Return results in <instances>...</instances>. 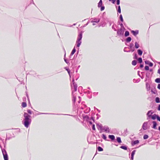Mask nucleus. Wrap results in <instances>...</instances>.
<instances>
[{"label":"nucleus","instance_id":"9d476101","mask_svg":"<svg viewBox=\"0 0 160 160\" xmlns=\"http://www.w3.org/2000/svg\"><path fill=\"white\" fill-rule=\"evenodd\" d=\"M135 150H134L132 152V153L131 158L132 160H133V156H134V155L135 154Z\"/></svg>","mask_w":160,"mask_h":160},{"label":"nucleus","instance_id":"a878e982","mask_svg":"<svg viewBox=\"0 0 160 160\" xmlns=\"http://www.w3.org/2000/svg\"><path fill=\"white\" fill-rule=\"evenodd\" d=\"M136 64H137V62L136 61L133 60V61H132V64L133 65H136Z\"/></svg>","mask_w":160,"mask_h":160},{"label":"nucleus","instance_id":"bb28decb","mask_svg":"<svg viewBox=\"0 0 160 160\" xmlns=\"http://www.w3.org/2000/svg\"><path fill=\"white\" fill-rule=\"evenodd\" d=\"M98 150L99 151H103V149L100 147H98Z\"/></svg>","mask_w":160,"mask_h":160},{"label":"nucleus","instance_id":"13d9d810","mask_svg":"<svg viewBox=\"0 0 160 160\" xmlns=\"http://www.w3.org/2000/svg\"><path fill=\"white\" fill-rule=\"evenodd\" d=\"M75 98H74V101H75Z\"/></svg>","mask_w":160,"mask_h":160},{"label":"nucleus","instance_id":"6e6552de","mask_svg":"<svg viewBox=\"0 0 160 160\" xmlns=\"http://www.w3.org/2000/svg\"><path fill=\"white\" fill-rule=\"evenodd\" d=\"M91 22H99L100 19L98 18H92Z\"/></svg>","mask_w":160,"mask_h":160},{"label":"nucleus","instance_id":"6ab92c4d","mask_svg":"<svg viewBox=\"0 0 160 160\" xmlns=\"http://www.w3.org/2000/svg\"><path fill=\"white\" fill-rule=\"evenodd\" d=\"M138 143H139L138 140H135V141H133V143H132V145H135L136 144Z\"/></svg>","mask_w":160,"mask_h":160},{"label":"nucleus","instance_id":"1a4fd4ad","mask_svg":"<svg viewBox=\"0 0 160 160\" xmlns=\"http://www.w3.org/2000/svg\"><path fill=\"white\" fill-rule=\"evenodd\" d=\"M153 113V112H152V111H148L147 113V115L149 117L151 116V115Z\"/></svg>","mask_w":160,"mask_h":160},{"label":"nucleus","instance_id":"4c0bfd02","mask_svg":"<svg viewBox=\"0 0 160 160\" xmlns=\"http://www.w3.org/2000/svg\"><path fill=\"white\" fill-rule=\"evenodd\" d=\"M157 119L159 121H160V118L157 115V117H156Z\"/></svg>","mask_w":160,"mask_h":160},{"label":"nucleus","instance_id":"3c124183","mask_svg":"<svg viewBox=\"0 0 160 160\" xmlns=\"http://www.w3.org/2000/svg\"><path fill=\"white\" fill-rule=\"evenodd\" d=\"M140 67L142 68L143 67V65H142L141 64V65H140Z\"/></svg>","mask_w":160,"mask_h":160},{"label":"nucleus","instance_id":"c85d7f7f","mask_svg":"<svg viewBox=\"0 0 160 160\" xmlns=\"http://www.w3.org/2000/svg\"><path fill=\"white\" fill-rule=\"evenodd\" d=\"M156 102L157 103H159L160 102L159 101V98H156Z\"/></svg>","mask_w":160,"mask_h":160},{"label":"nucleus","instance_id":"49530a36","mask_svg":"<svg viewBox=\"0 0 160 160\" xmlns=\"http://www.w3.org/2000/svg\"><path fill=\"white\" fill-rule=\"evenodd\" d=\"M158 109V110L160 111V105H159Z\"/></svg>","mask_w":160,"mask_h":160},{"label":"nucleus","instance_id":"5fc2aeb1","mask_svg":"<svg viewBox=\"0 0 160 160\" xmlns=\"http://www.w3.org/2000/svg\"><path fill=\"white\" fill-rule=\"evenodd\" d=\"M134 50V49H132V52H133Z\"/></svg>","mask_w":160,"mask_h":160},{"label":"nucleus","instance_id":"5701e85b","mask_svg":"<svg viewBox=\"0 0 160 160\" xmlns=\"http://www.w3.org/2000/svg\"><path fill=\"white\" fill-rule=\"evenodd\" d=\"M117 141L118 142L121 143V138L120 137L117 138Z\"/></svg>","mask_w":160,"mask_h":160},{"label":"nucleus","instance_id":"393cba45","mask_svg":"<svg viewBox=\"0 0 160 160\" xmlns=\"http://www.w3.org/2000/svg\"><path fill=\"white\" fill-rule=\"evenodd\" d=\"M120 148L125 150H127V148L126 147L123 146H121Z\"/></svg>","mask_w":160,"mask_h":160},{"label":"nucleus","instance_id":"ea45409f","mask_svg":"<svg viewBox=\"0 0 160 160\" xmlns=\"http://www.w3.org/2000/svg\"><path fill=\"white\" fill-rule=\"evenodd\" d=\"M133 44H132V43H131L130 45V49H132V47H133Z\"/></svg>","mask_w":160,"mask_h":160},{"label":"nucleus","instance_id":"4d7b16f0","mask_svg":"<svg viewBox=\"0 0 160 160\" xmlns=\"http://www.w3.org/2000/svg\"><path fill=\"white\" fill-rule=\"evenodd\" d=\"M121 26H123V25H122V24H121Z\"/></svg>","mask_w":160,"mask_h":160},{"label":"nucleus","instance_id":"8fccbe9b","mask_svg":"<svg viewBox=\"0 0 160 160\" xmlns=\"http://www.w3.org/2000/svg\"><path fill=\"white\" fill-rule=\"evenodd\" d=\"M65 61L66 62V63H68V62L67 61V60L65 59H64Z\"/></svg>","mask_w":160,"mask_h":160},{"label":"nucleus","instance_id":"a19ab883","mask_svg":"<svg viewBox=\"0 0 160 160\" xmlns=\"http://www.w3.org/2000/svg\"><path fill=\"white\" fill-rule=\"evenodd\" d=\"M117 4L119 5L120 4V0H117Z\"/></svg>","mask_w":160,"mask_h":160},{"label":"nucleus","instance_id":"4468645a","mask_svg":"<svg viewBox=\"0 0 160 160\" xmlns=\"http://www.w3.org/2000/svg\"><path fill=\"white\" fill-rule=\"evenodd\" d=\"M135 46L136 48H138L139 47V45L138 43L136 42L135 43Z\"/></svg>","mask_w":160,"mask_h":160},{"label":"nucleus","instance_id":"2f4dec72","mask_svg":"<svg viewBox=\"0 0 160 160\" xmlns=\"http://www.w3.org/2000/svg\"><path fill=\"white\" fill-rule=\"evenodd\" d=\"M102 138L105 140H106L107 138L106 136L104 134L102 135Z\"/></svg>","mask_w":160,"mask_h":160},{"label":"nucleus","instance_id":"c756f323","mask_svg":"<svg viewBox=\"0 0 160 160\" xmlns=\"http://www.w3.org/2000/svg\"><path fill=\"white\" fill-rule=\"evenodd\" d=\"M118 11L119 13H120L121 12L120 7V6H119L118 7Z\"/></svg>","mask_w":160,"mask_h":160},{"label":"nucleus","instance_id":"c03bdc74","mask_svg":"<svg viewBox=\"0 0 160 160\" xmlns=\"http://www.w3.org/2000/svg\"><path fill=\"white\" fill-rule=\"evenodd\" d=\"M158 88L160 89V84H158Z\"/></svg>","mask_w":160,"mask_h":160},{"label":"nucleus","instance_id":"a211bd4d","mask_svg":"<svg viewBox=\"0 0 160 160\" xmlns=\"http://www.w3.org/2000/svg\"><path fill=\"white\" fill-rule=\"evenodd\" d=\"M138 53L139 55L141 56L142 54V52L141 50L140 49L138 50Z\"/></svg>","mask_w":160,"mask_h":160},{"label":"nucleus","instance_id":"7ed1b4c3","mask_svg":"<svg viewBox=\"0 0 160 160\" xmlns=\"http://www.w3.org/2000/svg\"><path fill=\"white\" fill-rule=\"evenodd\" d=\"M4 160H8V156L6 151L5 150H2Z\"/></svg>","mask_w":160,"mask_h":160},{"label":"nucleus","instance_id":"b1692460","mask_svg":"<svg viewBox=\"0 0 160 160\" xmlns=\"http://www.w3.org/2000/svg\"><path fill=\"white\" fill-rule=\"evenodd\" d=\"M131 40V38L130 37H128L127 38V39L126 41L127 42H130Z\"/></svg>","mask_w":160,"mask_h":160},{"label":"nucleus","instance_id":"09e8293b","mask_svg":"<svg viewBox=\"0 0 160 160\" xmlns=\"http://www.w3.org/2000/svg\"><path fill=\"white\" fill-rule=\"evenodd\" d=\"M67 71L68 72V73L69 74H70V71L69 70H68V69H67Z\"/></svg>","mask_w":160,"mask_h":160},{"label":"nucleus","instance_id":"0eeeda50","mask_svg":"<svg viewBox=\"0 0 160 160\" xmlns=\"http://www.w3.org/2000/svg\"><path fill=\"white\" fill-rule=\"evenodd\" d=\"M124 31L121 29L118 31L117 34L119 35H123V34Z\"/></svg>","mask_w":160,"mask_h":160},{"label":"nucleus","instance_id":"c9c22d12","mask_svg":"<svg viewBox=\"0 0 160 160\" xmlns=\"http://www.w3.org/2000/svg\"><path fill=\"white\" fill-rule=\"evenodd\" d=\"M147 89L148 90H149L150 89V86L149 85H148H148L147 84Z\"/></svg>","mask_w":160,"mask_h":160},{"label":"nucleus","instance_id":"473e14b6","mask_svg":"<svg viewBox=\"0 0 160 160\" xmlns=\"http://www.w3.org/2000/svg\"><path fill=\"white\" fill-rule=\"evenodd\" d=\"M145 69L146 70H148L149 69V67L148 66H145Z\"/></svg>","mask_w":160,"mask_h":160},{"label":"nucleus","instance_id":"603ef678","mask_svg":"<svg viewBox=\"0 0 160 160\" xmlns=\"http://www.w3.org/2000/svg\"><path fill=\"white\" fill-rule=\"evenodd\" d=\"M109 129L108 128H106V129L105 130V131H107Z\"/></svg>","mask_w":160,"mask_h":160},{"label":"nucleus","instance_id":"39448f33","mask_svg":"<svg viewBox=\"0 0 160 160\" xmlns=\"http://www.w3.org/2000/svg\"><path fill=\"white\" fill-rule=\"evenodd\" d=\"M148 127V122H144L142 126V128L144 130H146Z\"/></svg>","mask_w":160,"mask_h":160},{"label":"nucleus","instance_id":"4be33fe9","mask_svg":"<svg viewBox=\"0 0 160 160\" xmlns=\"http://www.w3.org/2000/svg\"><path fill=\"white\" fill-rule=\"evenodd\" d=\"M22 106L23 107H25L27 106V104L26 103L23 102L22 103Z\"/></svg>","mask_w":160,"mask_h":160},{"label":"nucleus","instance_id":"e433bc0d","mask_svg":"<svg viewBox=\"0 0 160 160\" xmlns=\"http://www.w3.org/2000/svg\"><path fill=\"white\" fill-rule=\"evenodd\" d=\"M104 8H105L104 7L102 6L101 8V11H102V10H104Z\"/></svg>","mask_w":160,"mask_h":160},{"label":"nucleus","instance_id":"dca6fc26","mask_svg":"<svg viewBox=\"0 0 160 160\" xmlns=\"http://www.w3.org/2000/svg\"><path fill=\"white\" fill-rule=\"evenodd\" d=\"M157 117V115L155 114H154L152 116H151V118L152 119L155 120L156 118Z\"/></svg>","mask_w":160,"mask_h":160},{"label":"nucleus","instance_id":"72a5a7b5","mask_svg":"<svg viewBox=\"0 0 160 160\" xmlns=\"http://www.w3.org/2000/svg\"><path fill=\"white\" fill-rule=\"evenodd\" d=\"M120 19L121 21L122 22L123 21V19L122 15H120Z\"/></svg>","mask_w":160,"mask_h":160},{"label":"nucleus","instance_id":"412c9836","mask_svg":"<svg viewBox=\"0 0 160 160\" xmlns=\"http://www.w3.org/2000/svg\"><path fill=\"white\" fill-rule=\"evenodd\" d=\"M129 32L128 31H126L125 32V36L126 37L128 36L129 35Z\"/></svg>","mask_w":160,"mask_h":160},{"label":"nucleus","instance_id":"ddd939ff","mask_svg":"<svg viewBox=\"0 0 160 160\" xmlns=\"http://www.w3.org/2000/svg\"><path fill=\"white\" fill-rule=\"evenodd\" d=\"M108 137L112 140H114L115 139V137L113 135H109Z\"/></svg>","mask_w":160,"mask_h":160},{"label":"nucleus","instance_id":"79ce46f5","mask_svg":"<svg viewBox=\"0 0 160 160\" xmlns=\"http://www.w3.org/2000/svg\"><path fill=\"white\" fill-rule=\"evenodd\" d=\"M149 65L150 67H152L153 66V64L151 62H150Z\"/></svg>","mask_w":160,"mask_h":160},{"label":"nucleus","instance_id":"6e6d98bb","mask_svg":"<svg viewBox=\"0 0 160 160\" xmlns=\"http://www.w3.org/2000/svg\"><path fill=\"white\" fill-rule=\"evenodd\" d=\"M95 25V24H94V23L93 24V25Z\"/></svg>","mask_w":160,"mask_h":160},{"label":"nucleus","instance_id":"a18cd8bd","mask_svg":"<svg viewBox=\"0 0 160 160\" xmlns=\"http://www.w3.org/2000/svg\"><path fill=\"white\" fill-rule=\"evenodd\" d=\"M158 73L159 74L160 73V69H159L158 70Z\"/></svg>","mask_w":160,"mask_h":160},{"label":"nucleus","instance_id":"cd10ccee","mask_svg":"<svg viewBox=\"0 0 160 160\" xmlns=\"http://www.w3.org/2000/svg\"><path fill=\"white\" fill-rule=\"evenodd\" d=\"M148 136L147 135H144L143 136V138L144 139H146L148 138Z\"/></svg>","mask_w":160,"mask_h":160},{"label":"nucleus","instance_id":"58836bf2","mask_svg":"<svg viewBox=\"0 0 160 160\" xmlns=\"http://www.w3.org/2000/svg\"><path fill=\"white\" fill-rule=\"evenodd\" d=\"M27 112H28L30 114H32V112L30 110H27Z\"/></svg>","mask_w":160,"mask_h":160},{"label":"nucleus","instance_id":"864d4df0","mask_svg":"<svg viewBox=\"0 0 160 160\" xmlns=\"http://www.w3.org/2000/svg\"><path fill=\"white\" fill-rule=\"evenodd\" d=\"M158 129L160 131V126L158 128Z\"/></svg>","mask_w":160,"mask_h":160},{"label":"nucleus","instance_id":"423d86ee","mask_svg":"<svg viewBox=\"0 0 160 160\" xmlns=\"http://www.w3.org/2000/svg\"><path fill=\"white\" fill-rule=\"evenodd\" d=\"M72 82H73V86L74 88H72V89H74V91H76L77 90V85L76 83H74V79H73L72 80Z\"/></svg>","mask_w":160,"mask_h":160},{"label":"nucleus","instance_id":"7c9ffc66","mask_svg":"<svg viewBox=\"0 0 160 160\" xmlns=\"http://www.w3.org/2000/svg\"><path fill=\"white\" fill-rule=\"evenodd\" d=\"M138 61L139 62L141 63L142 62V58H139L138 59Z\"/></svg>","mask_w":160,"mask_h":160},{"label":"nucleus","instance_id":"aec40b11","mask_svg":"<svg viewBox=\"0 0 160 160\" xmlns=\"http://www.w3.org/2000/svg\"><path fill=\"white\" fill-rule=\"evenodd\" d=\"M155 81L157 83H160V78H157L155 80Z\"/></svg>","mask_w":160,"mask_h":160},{"label":"nucleus","instance_id":"f8f14e48","mask_svg":"<svg viewBox=\"0 0 160 160\" xmlns=\"http://www.w3.org/2000/svg\"><path fill=\"white\" fill-rule=\"evenodd\" d=\"M153 128L154 129H156L157 123L155 121L153 122Z\"/></svg>","mask_w":160,"mask_h":160},{"label":"nucleus","instance_id":"37998d69","mask_svg":"<svg viewBox=\"0 0 160 160\" xmlns=\"http://www.w3.org/2000/svg\"><path fill=\"white\" fill-rule=\"evenodd\" d=\"M92 129L93 130H95V126L94 125H92Z\"/></svg>","mask_w":160,"mask_h":160},{"label":"nucleus","instance_id":"f704fd0d","mask_svg":"<svg viewBox=\"0 0 160 160\" xmlns=\"http://www.w3.org/2000/svg\"><path fill=\"white\" fill-rule=\"evenodd\" d=\"M109 1L113 3H114L116 0H109Z\"/></svg>","mask_w":160,"mask_h":160},{"label":"nucleus","instance_id":"9b49d317","mask_svg":"<svg viewBox=\"0 0 160 160\" xmlns=\"http://www.w3.org/2000/svg\"><path fill=\"white\" fill-rule=\"evenodd\" d=\"M132 33L135 36H136L137 34H138V31H132Z\"/></svg>","mask_w":160,"mask_h":160},{"label":"nucleus","instance_id":"de8ad7c7","mask_svg":"<svg viewBox=\"0 0 160 160\" xmlns=\"http://www.w3.org/2000/svg\"><path fill=\"white\" fill-rule=\"evenodd\" d=\"M148 62H149L148 61H146L145 62V63L147 64H148Z\"/></svg>","mask_w":160,"mask_h":160},{"label":"nucleus","instance_id":"f3484780","mask_svg":"<svg viewBox=\"0 0 160 160\" xmlns=\"http://www.w3.org/2000/svg\"><path fill=\"white\" fill-rule=\"evenodd\" d=\"M75 52H76V49H75V48H73V50L71 53V55H72L75 53Z\"/></svg>","mask_w":160,"mask_h":160},{"label":"nucleus","instance_id":"20e7f679","mask_svg":"<svg viewBox=\"0 0 160 160\" xmlns=\"http://www.w3.org/2000/svg\"><path fill=\"white\" fill-rule=\"evenodd\" d=\"M24 117L25 118V119L24 120H30V118L31 117V116L29 115H28L27 113H24Z\"/></svg>","mask_w":160,"mask_h":160},{"label":"nucleus","instance_id":"2eb2a0df","mask_svg":"<svg viewBox=\"0 0 160 160\" xmlns=\"http://www.w3.org/2000/svg\"><path fill=\"white\" fill-rule=\"evenodd\" d=\"M102 4V0H100L99 1V2L98 3V7H101Z\"/></svg>","mask_w":160,"mask_h":160},{"label":"nucleus","instance_id":"f03ea898","mask_svg":"<svg viewBox=\"0 0 160 160\" xmlns=\"http://www.w3.org/2000/svg\"><path fill=\"white\" fill-rule=\"evenodd\" d=\"M24 124L26 128H28L29 125L30 124L31 122V120H24Z\"/></svg>","mask_w":160,"mask_h":160},{"label":"nucleus","instance_id":"f257e3e1","mask_svg":"<svg viewBox=\"0 0 160 160\" xmlns=\"http://www.w3.org/2000/svg\"><path fill=\"white\" fill-rule=\"evenodd\" d=\"M82 38V33H81L78 35L77 41H76V46L77 47H79L80 46L82 42L81 40Z\"/></svg>","mask_w":160,"mask_h":160}]
</instances>
